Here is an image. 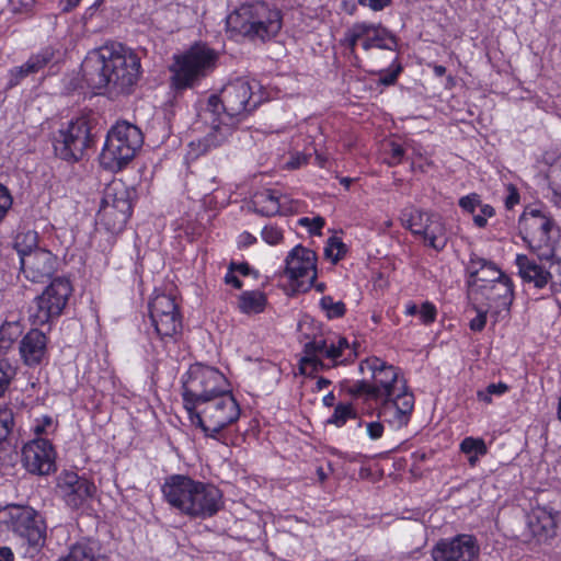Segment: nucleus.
Instances as JSON below:
<instances>
[{
	"instance_id": "1",
	"label": "nucleus",
	"mask_w": 561,
	"mask_h": 561,
	"mask_svg": "<svg viewBox=\"0 0 561 561\" xmlns=\"http://www.w3.org/2000/svg\"><path fill=\"white\" fill-rule=\"evenodd\" d=\"M140 69L138 55L117 43L90 51L81 64L88 85L103 90L111 98L130 94L140 78Z\"/></svg>"
},
{
	"instance_id": "2",
	"label": "nucleus",
	"mask_w": 561,
	"mask_h": 561,
	"mask_svg": "<svg viewBox=\"0 0 561 561\" xmlns=\"http://www.w3.org/2000/svg\"><path fill=\"white\" fill-rule=\"evenodd\" d=\"M252 88L244 79H236L227 83L219 94L208 98L203 118L210 125L213 138L233 137L238 117L244 112L256 107L257 102L251 103Z\"/></svg>"
},
{
	"instance_id": "3",
	"label": "nucleus",
	"mask_w": 561,
	"mask_h": 561,
	"mask_svg": "<svg viewBox=\"0 0 561 561\" xmlns=\"http://www.w3.org/2000/svg\"><path fill=\"white\" fill-rule=\"evenodd\" d=\"M162 493L171 507L193 518L210 517L222 506L218 488L187 476L174 474L165 479Z\"/></svg>"
},
{
	"instance_id": "4",
	"label": "nucleus",
	"mask_w": 561,
	"mask_h": 561,
	"mask_svg": "<svg viewBox=\"0 0 561 561\" xmlns=\"http://www.w3.org/2000/svg\"><path fill=\"white\" fill-rule=\"evenodd\" d=\"M227 30L251 42L265 43L282 30L283 14L279 9L263 1L243 3L226 19Z\"/></svg>"
},
{
	"instance_id": "5",
	"label": "nucleus",
	"mask_w": 561,
	"mask_h": 561,
	"mask_svg": "<svg viewBox=\"0 0 561 561\" xmlns=\"http://www.w3.org/2000/svg\"><path fill=\"white\" fill-rule=\"evenodd\" d=\"M187 412L192 423L201 426L209 435L219 433L236 422L240 415L239 405L227 389L203 403L188 407Z\"/></svg>"
},
{
	"instance_id": "6",
	"label": "nucleus",
	"mask_w": 561,
	"mask_h": 561,
	"mask_svg": "<svg viewBox=\"0 0 561 561\" xmlns=\"http://www.w3.org/2000/svg\"><path fill=\"white\" fill-rule=\"evenodd\" d=\"M131 215L130 192L124 182L116 180L104 190L96 225L108 233L122 232Z\"/></svg>"
},
{
	"instance_id": "7",
	"label": "nucleus",
	"mask_w": 561,
	"mask_h": 561,
	"mask_svg": "<svg viewBox=\"0 0 561 561\" xmlns=\"http://www.w3.org/2000/svg\"><path fill=\"white\" fill-rule=\"evenodd\" d=\"M175 60L173 84L184 89L193 87L215 69L218 54L206 44H195Z\"/></svg>"
},
{
	"instance_id": "8",
	"label": "nucleus",
	"mask_w": 561,
	"mask_h": 561,
	"mask_svg": "<svg viewBox=\"0 0 561 561\" xmlns=\"http://www.w3.org/2000/svg\"><path fill=\"white\" fill-rule=\"evenodd\" d=\"M226 383L225 376L217 369L201 364L191 366L183 381L185 409L220 394Z\"/></svg>"
},
{
	"instance_id": "9",
	"label": "nucleus",
	"mask_w": 561,
	"mask_h": 561,
	"mask_svg": "<svg viewBox=\"0 0 561 561\" xmlns=\"http://www.w3.org/2000/svg\"><path fill=\"white\" fill-rule=\"evenodd\" d=\"M0 517L19 536L23 545L34 549L44 545L46 526L43 518L32 507L10 505L0 512Z\"/></svg>"
},
{
	"instance_id": "10",
	"label": "nucleus",
	"mask_w": 561,
	"mask_h": 561,
	"mask_svg": "<svg viewBox=\"0 0 561 561\" xmlns=\"http://www.w3.org/2000/svg\"><path fill=\"white\" fill-rule=\"evenodd\" d=\"M518 228L523 240L539 259L548 260L553 255L552 220L549 217L538 209L524 211Z\"/></svg>"
},
{
	"instance_id": "11",
	"label": "nucleus",
	"mask_w": 561,
	"mask_h": 561,
	"mask_svg": "<svg viewBox=\"0 0 561 561\" xmlns=\"http://www.w3.org/2000/svg\"><path fill=\"white\" fill-rule=\"evenodd\" d=\"M373 374V383L367 381L357 382L354 386V393L366 394L373 399H386L394 396L397 391L398 371L393 366L386 365L381 359L374 357L362 363Z\"/></svg>"
},
{
	"instance_id": "12",
	"label": "nucleus",
	"mask_w": 561,
	"mask_h": 561,
	"mask_svg": "<svg viewBox=\"0 0 561 561\" xmlns=\"http://www.w3.org/2000/svg\"><path fill=\"white\" fill-rule=\"evenodd\" d=\"M317 255L302 245L295 247L286 256L284 274L297 291H307L317 279Z\"/></svg>"
},
{
	"instance_id": "13",
	"label": "nucleus",
	"mask_w": 561,
	"mask_h": 561,
	"mask_svg": "<svg viewBox=\"0 0 561 561\" xmlns=\"http://www.w3.org/2000/svg\"><path fill=\"white\" fill-rule=\"evenodd\" d=\"M72 288L68 279L56 278L37 297V312L34 314L35 323H47L51 318L58 317L71 295Z\"/></svg>"
},
{
	"instance_id": "14",
	"label": "nucleus",
	"mask_w": 561,
	"mask_h": 561,
	"mask_svg": "<svg viewBox=\"0 0 561 561\" xmlns=\"http://www.w3.org/2000/svg\"><path fill=\"white\" fill-rule=\"evenodd\" d=\"M57 489L66 504L76 510L88 506L96 491L92 482L73 471L62 472L58 477Z\"/></svg>"
},
{
	"instance_id": "15",
	"label": "nucleus",
	"mask_w": 561,
	"mask_h": 561,
	"mask_svg": "<svg viewBox=\"0 0 561 561\" xmlns=\"http://www.w3.org/2000/svg\"><path fill=\"white\" fill-rule=\"evenodd\" d=\"M22 461L31 473L49 474L55 470L54 448L47 439H33L23 447Z\"/></svg>"
},
{
	"instance_id": "16",
	"label": "nucleus",
	"mask_w": 561,
	"mask_h": 561,
	"mask_svg": "<svg viewBox=\"0 0 561 561\" xmlns=\"http://www.w3.org/2000/svg\"><path fill=\"white\" fill-rule=\"evenodd\" d=\"M432 556L434 561H477L479 547L473 537L459 535L450 540L439 541Z\"/></svg>"
},
{
	"instance_id": "17",
	"label": "nucleus",
	"mask_w": 561,
	"mask_h": 561,
	"mask_svg": "<svg viewBox=\"0 0 561 561\" xmlns=\"http://www.w3.org/2000/svg\"><path fill=\"white\" fill-rule=\"evenodd\" d=\"M56 256L48 250L36 249L33 254L22 256L21 270L34 283L49 278L56 271Z\"/></svg>"
},
{
	"instance_id": "18",
	"label": "nucleus",
	"mask_w": 561,
	"mask_h": 561,
	"mask_svg": "<svg viewBox=\"0 0 561 561\" xmlns=\"http://www.w3.org/2000/svg\"><path fill=\"white\" fill-rule=\"evenodd\" d=\"M137 149L130 142H104L100 164L112 172L121 171L134 159Z\"/></svg>"
},
{
	"instance_id": "19",
	"label": "nucleus",
	"mask_w": 561,
	"mask_h": 561,
	"mask_svg": "<svg viewBox=\"0 0 561 561\" xmlns=\"http://www.w3.org/2000/svg\"><path fill=\"white\" fill-rule=\"evenodd\" d=\"M288 197L273 190L257 192L252 197V206L256 213L264 216L285 215L293 211L287 205Z\"/></svg>"
},
{
	"instance_id": "20",
	"label": "nucleus",
	"mask_w": 561,
	"mask_h": 561,
	"mask_svg": "<svg viewBox=\"0 0 561 561\" xmlns=\"http://www.w3.org/2000/svg\"><path fill=\"white\" fill-rule=\"evenodd\" d=\"M425 224L422 228H419L417 234L424 241V243L437 251L444 249L447 242L446 228L442 217L432 213L430 217H424Z\"/></svg>"
},
{
	"instance_id": "21",
	"label": "nucleus",
	"mask_w": 561,
	"mask_h": 561,
	"mask_svg": "<svg viewBox=\"0 0 561 561\" xmlns=\"http://www.w3.org/2000/svg\"><path fill=\"white\" fill-rule=\"evenodd\" d=\"M529 531L538 541H545L554 535L556 517L545 507H536L528 515Z\"/></svg>"
},
{
	"instance_id": "22",
	"label": "nucleus",
	"mask_w": 561,
	"mask_h": 561,
	"mask_svg": "<svg viewBox=\"0 0 561 561\" xmlns=\"http://www.w3.org/2000/svg\"><path fill=\"white\" fill-rule=\"evenodd\" d=\"M46 336L38 330H31L21 341L20 353L26 365L38 364L46 353Z\"/></svg>"
},
{
	"instance_id": "23",
	"label": "nucleus",
	"mask_w": 561,
	"mask_h": 561,
	"mask_svg": "<svg viewBox=\"0 0 561 561\" xmlns=\"http://www.w3.org/2000/svg\"><path fill=\"white\" fill-rule=\"evenodd\" d=\"M516 265L522 279L525 283L534 284L537 288L545 287L551 278L549 271L525 254H518L516 256Z\"/></svg>"
},
{
	"instance_id": "24",
	"label": "nucleus",
	"mask_w": 561,
	"mask_h": 561,
	"mask_svg": "<svg viewBox=\"0 0 561 561\" xmlns=\"http://www.w3.org/2000/svg\"><path fill=\"white\" fill-rule=\"evenodd\" d=\"M513 284L504 275L501 280L488 287L486 298L500 310H508L513 302Z\"/></svg>"
},
{
	"instance_id": "25",
	"label": "nucleus",
	"mask_w": 561,
	"mask_h": 561,
	"mask_svg": "<svg viewBox=\"0 0 561 561\" xmlns=\"http://www.w3.org/2000/svg\"><path fill=\"white\" fill-rule=\"evenodd\" d=\"M327 340L312 341L305 346V356L300 359V371L304 375H310L318 367H322L323 364L318 358V355H327L328 350Z\"/></svg>"
},
{
	"instance_id": "26",
	"label": "nucleus",
	"mask_w": 561,
	"mask_h": 561,
	"mask_svg": "<svg viewBox=\"0 0 561 561\" xmlns=\"http://www.w3.org/2000/svg\"><path fill=\"white\" fill-rule=\"evenodd\" d=\"M64 140H92L96 137L89 117L79 116L68 123L66 129L60 130Z\"/></svg>"
},
{
	"instance_id": "27",
	"label": "nucleus",
	"mask_w": 561,
	"mask_h": 561,
	"mask_svg": "<svg viewBox=\"0 0 561 561\" xmlns=\"http://www.w3.org/2000/svg\"><path fill=\"white\" fill-rule=\"evenodd\" d=\"M140 128L125 119L117 121L107 131L106 140H142Z\"/></svg>"
},
{
	"instance_id": "28",
	"label": "nucleus",
	"mask_w": 561,
	"mask_h": 561,
	"mask_svg": "<svg viewBox=\"0 0 561 561\" xmlns=\"http://www.w3.org/2000/svg\"><path fill=\"white\" fill-rule=\"evenodd\" d=\"M157 334L161 337H173L181 330L182 322L180 313H169L161 317L150 318Z\"/></svg>"
},
{
	"instance_id": "29",
	"label": "nucleus",
	"mask_w": 561,
	"mask_h": 561,
	"mask_svg": "<svg viewBox=\"0 0 561 561\" xmlns=\"http://www.w3.org/2000/svg\"><path fill=\"white\" fill-rule=\"evenodd\" d=\"M362 46L365 50L374 47L393 50L397 46V41L385 27L374 25V32L364 39Z\"/></svg>"
},
{
	"instance_id": "30",
	"label": "nucleus",
	"mask_w": 561,
	"mask_h": 561,
	"mask_svg": "<svg viewBox=\"0 0 561 561\" xmlns=\"http://www.w3.org/2000/svg\"><path fill=\"white\" fill-rule=\"evenodd\" d=\"M470 276L474 285L488 289L489 286L501 280L504 274L495 265L483 262L480 268L471 271Z\"/></svg>"
},
{
	"instance_id": "31",
	"label": "nucleus",
	"mask_w": 561,
	"mask_h": 561,
	"mask_svg": "<svg viewBox=\"0 0 561 561\" xmlns=\"http://www.w3.org/2000/svg\"><path fill=\"white\" fill-rule=\"evenodd\" d=\"M176 312H179V310L174 296L171 294L154 293L149 302L150 318Z\"/></svg>"
},
{
	"instance_id": "32",
	"label": "nucleus",
	"mask_w": 561,
	"mask_h": 561,
	"mask_svg": "<svg viewBox=\"0 0 561 561\" xmlns=\"http://www.w3.org/2000/svg\"><path fill=\"white\" fill-rule=\"evenodd\" d=\"M266 297L260 290L244 291L239 297V308L243 313L255 314L264 310Z\"/></svg>"
},
{
	"instance_id": "33",
	"label": "nucleus",
	"mask_w": 561,
	"mask_h": 561,
	"mask_svg": "<svg viewBox=\"0 0 561 561\" xmlns=\"http://www.w3.org/2000/svg\"><path fill=\"white\" fill-rule=\"evenodd\" d=\"M432 211H426L414 206H408L402 209L400 214V222L401 225L410 230L413 234H417L419 228H422V225L425 224L424 217H430Z\"/></svg>"
},
{
	"instance_id": "34",
	"label": "nucleus",
	"mask_w": 561,
	"mask_h": 561,
	"mask_svg": "<svg viewBox=\"0 0 561 561\" xmlns=\"http://www.w3.org/2000/svg\"><path fill=\"white\" fill-rule=\"evenodd\" d=\"M37 243L38 234L35 230H20L14 238V249L18 251L20 255V261H22V256L33 254L34 251L38 249Z\"/></svg>"
},
{
	"instance_id": "35",
	"label": "nucleus",
	"mask_w": 561,
	"mask_h": 561,
	"mask_svg": "<svg viewBox=\"0 0 561 561\" xmlns=\"http://www.w3.org/2000/svg\"><path fill=\"white\" fill-rule=\"evenodd\" d=\"M374 25L370 23H355L345 33L343 43L347 45L351 54H355V47L358 41L364 42L368 35L374 32Z\"/></svg>"
},
{
	"instance_id": "36",
	"label": "nucleus",
	"mask_w": 561,
	"mask_h": 561,
	"mask_svg": "<svg viewBox=\"0 0 561 561\" xmlns=\"http://www.w3.org/2000/svg\"><path fill=\"white\" fill-rule=\"evenodd\" d=\"M379 416L396 428L405 426L410 419L401 413V410L390 402V398H386L379 409Z\"/></svg>"
},
{
	"instance_id": "37",
	"label": "nucleus",
	"mask_w": 561,
	"mask_h": 561,
	"mask_svg": "<svg viewBox=\"0 0 561 561\" xmlns=\"http://www.w3.org/2000/svg\"><path fill=\"white\" fill-rule=\"evenodd\" d=\"M89 142H55L54 151L57 157L68 162H76L82 156Z\"/></svg>"
},
{
	"instance_id": "38",
	"label": "nucleus",
	"mask_w": 561,
	"mask_h": 561,
	"mask_svg": "<svg viewBox=\"0 0 561 561\" xmlns=\"http://www.w3.org/2000/svg\"><path fill=\"white\" fill-rule=\"evenodd\" d=\"M21 334L22 328L18 322L2 324L0 328V355L5 354Z\"/></svg>"
},
{
	"instance_id": "39",
	"label": "nucleus",
	"mask_w": 561,
	"mask_h": 561,
	"mask_svg": "<svg viewBox=\"0 0 561 561\" xmlns=\"http://www.w3.org/2000/svg\"><path fill=\"white\" fill-rule=\"evenodd\" d=\"M460 449L468 456L471 466H474L479 456L486 454V445L481 438L467 437L460 444Z\"/></svg>"
},
{
	"instance_id": "40",
	"label": "nucleus",
	"mask_w": 561,
	"mask_h": 561,
	"mask_svg": "<svg viewBox=\"0 0 561 561\" xmlns=\"http://www.w3.org/2000/svg\"><path fill=\"white\" fill-rule=\"evenodd\" d=\"M397 390L398 393L394 392V396L390 398V402L396 404L401 410V413L410 419L414 408V397L405 391L404 386Z\"/></svg>"
},
{
	"instance_id": "41",
	"label": "nucleus",
	"mask_w": 561,
	"mask_h": 561,
	"mask_svg": "<svg viewBox=\"0 0 561 561\" xmlns=\"http://www.w3.org/2000/svg\"><path fill=\"white\" fill-rule=\"evenodd\" d=\"M55 56L54 49L51 47H46L42 49L38 54L31 56L27 59V68L34 73L42 70Z\"/></svg>"
},
{
	"instance_id": "42",
	"label": "nucleus",
	"mask_w": 561,
	"mask_h": 561,
	"mask_svg": "<svg viewBox=\"0 0 561 561\" xmlns=\"http://www.w3.org/2000/svg\"><path fill=\"white\" fill-rule=\"evenodd\" d=\"M320 307L330 319L341 318L346 311L344 302L334 301L331 296H323L320 300Z\"/></svg>"
},
{
	"instance_id": "43",
	"label": "nucleus",
	"mask_w": 561,
	"mask_h": 561,
	"mask_svg": "<svg viewBox=\"0 0 561 561\" xmlns=\"http://www.w3.org/2000/svg\"><path fill=\"white\" fill-rule=\"evenodd\" d=\"M345 253L344 243L336 237H331L324 249L325 256L332 262H337Z\"/></svg>"
},
{
	"instance_id": "44",
	"label": "nucleus",
	"mask_w": 561,
	"mask_h": 561,
	"mask_svg": "<svg viewBox=\"0 0 561 561\" xmlns=\"http://www.w3.org/2000/svg\"><path fill=\"white\" fill-rule=\"evenodd\" d=\"M508 390V386L504 382L491 383L485 390L478 391V399L486 404L492 402V396H502Z\"/></svg>"
},
{
	"instance_id": "45",
	"label": "nucleus",
	"mask_w": 561,
	"mask_h": 561,
	"mask_svg": "<svg viewBox=\"0 0 561 561\" xmlns=\"http://www.w3.org/2000/svg\"><path fill=\"white\" fill-rule=\"evenodd\" d=\"M59 561H96L91 549L84 546H73L70 552Z\"/></svg>"
},
{
	"instance_id": "46",
	"label": "nucleus",
	"mask_w": 561,
	"mask_h": 561,
	"mask_svg": "<svg viewBox=\"0 0 561 561\" xmlns=\"http://www.w3.org/2000/svg\"><path fill=\"white\" fill-rule=\"evenodd\" d=\"M354 416L355 415L352 405L339 404L336 405L332 417L329 420V423L335 424L336 426H342L345 424L347 419Z\"/></svg>"
},
{
	"instance_id": "47",
	"label": "nucleus",
	"mask_w": 561,
	"mask_h": 561,
	"mask_svg": "<svg viewBox=\"0 0 561 561\" xmlns=\"http://www.w3.org/2000/svg\"><path fill=\"white\" fill-rule=\"evenodd\" d=\"M14 375L15 368L8 360H0V396L4 393Z\"/></svg>"
},
{
	"instance_id": "48",
	"label": "nucleus",
	"mask_w": 561,
	"mask_h": 561,
	"mask_svg": "<svg viewBox=\"0 0 561 561\" xmlns=\"http://www.w3.org/2000/svg\"><path fill=\"white\" fill-rule=\"evenodd\" d=\"M13 425V413L8 408L0 409V443L3 442L9 433L11 432Z\"/></svg>"
},
{
	"instance_id": "49",
	"label": "nucleus",
	"mask_w": 561,
	"mask_h": 561,
	"mask_svg": "<svg viewBox=\"0 0 561 561\" xmlns=\"http://www.w3.org/2000/svg\"><path fill=\"white\" fill-rule=\"evenodd\" d=\"M13 198L9 190L0 183V221L4 219L9 209L12 207Z\"/></svg>"
},
{
	"instance_id": "50",
	"label": "nucleus",
	"mask_w": 561,
	"mask_h": 561,
	"mask_svg": "<svg viewBox=\"0 0 561 561\" xmlns=\"http://www.w3.org/2000/svg\"><path fill=\"white\" fill-rule=\"evenodd\" d=\"M494 208L491 205L483 204L479 208L478 214H473V221L479 228L485 227L488 222V218H491L494 216Z\"/></svg>"
},
{
	"instance_id": "51",
	"label": "nucleus",
	"mask_w": 561,
	"mask_h": 561,
	"mask_svg": "<svg viewBox=\"0 0 561 561\" xmlns=\"http://www.w3.org/2000/svg\"><path fill=\"white\" fill-rule=\"evenodd\" d=\"M262 238L268 244H277L283 240V232L275 226H266L262 230Z\"/></svg>"
},
{
	"instance_id": "52",
	"label": "nucleus",
	"mask_w": 561,
	"mask_h": 561,
	"mask_svg": "<svg viewBox=\"0 0 561 561\" xmlns=\"http://www.w3.org/2000/svg\"><path fill=\"white\" fill-rule=\"evenodd\" d=\"M460 207L467 210L470 214H474L479 208L483 205L477 194H471L465 197H461L459 201Z\"/></svg>"
},
{
	"instance_id": "53",
	"label": "nucleus",
	"mask_w": 561,
	"mask_h": 561,
	"mask_svg": "<svg viewBox=\"0 0 561 561\" xmlns=\"http://www.w3.org/2000/svg\"><path fill=\"white\" fill-rule=\"evenodd\" d=\"M26 68H27V62L23 64L20 67L14 68L11 71L10 85H16L20 83V81L23 78L27 77L28 75L34 73L33 71H31L30 69H26Z\"/></svg>"
},
{
	"instance_id": "54",
	"label": "nucleus",
	"mask_w": 561,
	"mask_h": 561,
	"mask_svg": "<svg viewBox=\"0 0 561 561\" xmlns=\"http://www.w3.org/2000/svg\"><path fill=\"white\" fill-rule=\"evenodd\" d=\"M423 323L427 324L435 320L436 308L431 302H424L419 311Z\"/></svg>"
},
{
	"instance_id": "55",
	"label": "nucleus",
	"mask_w": 561,
	"mask_h": 561,
	"mask_svg": "<svg viewBox=\"0 0 561 561\" xmlns=\"http://www.w3.org/2000/svg\"><path fill=\"white\" fill-rule=\"evenodd\" d=\"M308 161V156L305 153L297 152L291 156V158L285 163V168L287 170H295L306 164Z\"/></svg>"
},
{
	"instance_id": "56",
	"label": "nucleus",
	"mask_w": 561,
	"mask_h": 561,
	"mask_svg": "<svg viewBox=\"0 0 561 561\" xmlns=\"http://www.w3.org/2000/svg\"><path fill=\"white\" fill-rule=\"evenodd\" d=\"M366 430L371 439H378L382 436L383 425L380 422H370L367 423Z\"/></svg>"
},
{
	"instance_id": "57",
	"label": "nucleus",
	"mask_w": 561,
	"mask_h": 561,
	"mask_svg": "<svg viewBox=\"0 0 561 561\" xmlns=\"http://www.w3.org/2000/svg\"><path fill=\"white\" fill-rule=\"evenodd\" d=\"M508 195L505 199V206L507 209H512L515 205L519 203V194L516 187L512 184L507 185Z\"/></svg>"
},
{
	"instance_id": "58",
	"label": "nucleus",
	"mask_w": 561,
	"mask_h": 561,
	"mask_svg": "<svg viewBox=\"0 0 561 561\" xmlns=\"http://www.w3.org/2000/svg\"><path fill=\"white\" fill-rule=\"evenodd\" d=\"M35 3V0H10L14 12L28 11Z\"/></svg>"
},
{
	"instance_id": "59",
	"label": "nucleus",
	"mask_w": 561,
	"mask_h": 561,
	"mask_svg": "<svg viewBox=\"0 0 561 561\" xmlns=\"http://www.w3.org/2000/svg\"><path fill=\"white\" fill-rule=\"evenodd\" d=\"M188 147L191 151L187 153L188 159H195L199 153H203L207 150V145L205 142H190Z\"/></svg>"
},
{
	"instance_id": "60",
	"label": "nucleus",
	"mask_w": 561,
	"mask_h": 561,
	"mask_svg": "<svg viewBox=\"0 0 561 561\" xmlns=\"http://www.w3.org/2000/svg\"><path fill=\"white\" fill-rule=\"evenodd\" d=\"M486 322L485 313L480 312L470 321V329L473 331H481Z\"/></svg>"
},
{
	"instance_id": "61",
	"label": "nucleus",
	"mask_w": 561,
	"mask_h": 561,
	"mask_svg": "<svg viewBox=\"0 0 561 561\" xmlns=\"http://www.w3.org/2000/svg\"><path fill=\"white\" fill-rule=\"evenodd\" d=\"M392 145H393L392 146V156H391V160H389L388 163L397 164L398 162H400V160L404 153V149L399 144L393 142Z\"/></svg>"
},
{
	"instance_id": "62",
	"label": "nucleus",
	"mask_w": 561,
	"mask_h": 561,
	"mask_svg": "<svg viewBox=\"0 0 561 561\" xmlns=\"http://www.w3.org/2000/svg\"><path fill=\"white\" fill-rule=\"evenodd\" d=\"M342 355V351L341 348H337V345L334 343V342H331L329 345H328V350H327V355L325 357L327 358H330V359H337L340 356Z\"/></svg>"
},
{
	"instance_id": "63",
	"label": "nucleus",
	"mask_w": 561,
	"mask_h": 561,
	"mask_svg": "<svg viewBox=\"0 0 561 561\" xmlns=\"http://www.w3.org/2000/svg\"><path fill=\"white\" fill-rule=\"evenodd\" d=\"M390 0H368V5L374 11H380L389 5Z\"/></svg>"
},
{
	"instance_id": "64",
	"label": "nucleus",
	"mask_w": 561,
	"mask_h": 561,
	"mask_svg": "<svg viewBox=\"0 0 561 561\" xmlns=\"http://www.w3.org/2000/svg\"><path fill=\"white\" fill-rule=\"evenodd\" d=\"M323 225H324V219L322 217H314L311 220L309 230L312 233H318L320 231V229L323 227Z\"/></svg>"
}]
</instances>
